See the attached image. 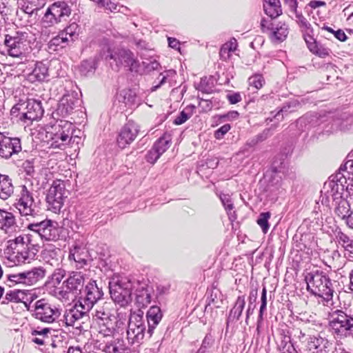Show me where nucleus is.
Masks as SVG:
<instances>
[{"label":"nucleus","instance_id":"obj_50","mask_svg":"<svg viewBox=\"0 0 353 353\" xmlns=\"http://www.w3.org/2000/svg\"><path fill=\"white\" fill-rule=\"evenodd\" d=\"M161 155L153 147L148 152L145 159L146 161L151 163L154 164Z\"/></svg>","mask_w":353,"mask_h":353},{"label":"nucleus","instance_id":"obj_19","mask_svg":"<svg viewBox=\"0 0 353 353\" xmlns=\"http://www.w3.org/2000/svg\"><path fill=\"white\" fill-rule=\"evenodd\" d=\"M138 134L137 126L132 123L125 124L117 137V144L121 148H125L132 143Z\"/></svg>","mask_w":353,"mask_h":353},{"label":"nucleus","instance_id":"obj_59","mask_svg":"<svg viewBox=\"0 0 353 353\" xmlns=\"http://www.w3.org/2000/svg\"><path fill=\"white\" fill-rule=\"evenodd\" d=\"M168 45L170 48H172L173 49H177V50L179 49L180 43L176 39L172 38V37H168Z\"/></svg>","mask_w":353,"mask_h":353},{"label":"nucleus","instance_id":"obj_14","mask_svg":"<svg viewBox=\"0 0 353 353\" xmlns=\"http://www.w3.org/2000/svg\"><path fill=\"white\" fill-rule=\"evenodd\" d=\"M85 296L80 301V307L85 310H90L94 303L103 295L101 288L97 284L96 281H90L85 286Z\"/></svg>","mask_w":353,"mask_h":353},{"label":"nucleus","instance_id":"obj_42","mask_svg":"<svg viewBox=\"0 0 353 353\" xmlns=\"http://www.w3.org/2000/svg\"><path fill=\"white\" fill-rule=\"evenodd\" d=\"M115 331L111 320L105 321L99 325V334L103 337L114 336Z\"/></svg>","mask_w":353,"mask_h":353},{"label":"nucleus","instance_id":"obj_51","mask_svg":"<svg viewBox=\"0 0 353 353\" xmlns=\"http://www.w3.org/2000/svg\"><path fill=\"white\" fill-rule=\"evenodd\" d=\"M8 280L14 283H21L25 285L24 272L17 274H10L8 276Z\"/></svg>","mask_w":353,"mask_h":353},{"label":"nucleus","instance_id":"obj_31","mask_svg":"<svg viewBox=\"0 0 353 353\" xmlns=\"http://www.w3.org/2000/svg\"><path fill=\"white\" fill-rule=\"evenodd\" d=\"M238 48V43L236 39L232 38L228 41L223 44L219 50L220 59L223 61H228L231 59L232 54Z\"/></svg>","mask_w":353,"mask_h":353},{"label":"nucleus","instance_id":"obj_29","mask_svg":"<svg viewBox=\"0 0 353 353\" xmlns=\"http://www.w3.org/2000/svg\"><path fill=\"white\" fill-rule=\"evenodd\" d=\"M46 271L41 267L33 268L30 270L24 272L25 285H32L45 276Z\"/></svg>","mask_w":353,"mask_h":353},{"label":"nucleus","instance_id":"obj_7","mask_svg":"<svg viewBox=\"0 0 353 353\" xmlns=\"http://www.w3.org/2000/svg\"><path fill=\"white\" fill-rule=\"evenodd\" d=\"M109 289L111 298L115 303L125 306L131 301L132 284L127 279H113L109 283Z\"/></svg>","mask_w":353,"mask_h":353},{"label":"nucleus","instance_id":"obj_20","mask_svg":"<svg viewBox=\"0 0 353 353\" xmlns=\"http://www.w3.org/2000/svg\"><path fill=\"white\" fill-rule=\"evenodd\" d=\"M88 311L81 308L80 303L79 305L75 304L73 307L65 311L63 323L67 327L72 326L78 329L80 327V323L78 321L85 316Z\"/></svg>","mask_w":353,"mask_h":353},{"label":"nucleus","instance_id":"obj_8","mask_svg":"<svg viewBox=\"0 0 353 353\" xmlns=\"http://www.w3.org/2000/svg\"><path fill=\"white\" fill-rule=\"evenodd\" d=\"M20 110V107L14 106L11 110V114L14 115L19 112L16 115L18 121L26 125L31 124L34 121L41 119L44 113L41 102L34 99H28L26 101L25 108L21 112H19Z\"/></svg>","mask_w":353,"mask_h":353},{"label":"nucleus","instance_id":"obj_57","mask_svg":"<svg viewBox=\"0 0 353 353\" xmlns=\"http://www.w3.org/2000/svg\"><path fill=\"white\" fill-rule=\"evenodd\" d=\"M340 170L346 171L349 175L353 176V160H347L343 165L341 166Z\"/></svg>","mask_w":353,"mask_h":353},{"label":"nucleus","instance_id":"obj_3","mask_svg":"<svg viewBox=\"0 0 353 353\" xmlns=\"http://www.w3.org/2000/svg\"><path fill=\"white\" fill-rule=\"evenodd\" d=\"M328 325L332 334L342 339L353 336V316L341 310H335L328 314Z\"/></svg>","mask_w":353,"mask_h":353},{"label":"nucleus","instance_id":"obj_58","mask_svg":"<svg viewBox=\"0 0 353 353\" xmlns=\"http://www.w3.org/2000/svg\"><path fill=\"white\" fill-rule=\"evenodd\" d=\"M239 114L237 111L232 110V111L228 112V113H226L225 114L220 115L219 118L221 119H223V120H225V119L234 120V119H236L239 117Z\"/></svg>","mask_w":353,"mask_h":353},{"label":"nucleus","instance_id":"obj_17","mask_svg":"<svg viewBox=\"0 0 353 353\" xmlns=\"http://www.w3.org/2000/svg\"><path fill=\"white\" fill-rule=\"evenodd\" d=\"M0 230L9 236H14L21 231L16 216L11 212L0 208Z\"/></svg>","mask_w":353,"mask_h":353},{"label":"nucleus","instance_id":"obj_30","mask_svg":"<svg viewBox=\"0 0 353 353\" xmlns=\"http://www.w3.org/2000/svg\"><path fill=\"white\" fill-rule=\"evenodd\" d=\"M74 108V97L70 95H63L59 102L57 112L61 116L66 117L72 112Z\"/></svg>","mask_w":353,"mask_h":353},{"label":"nucleus","instance_id":"obj_53","mask_svg":"<svg viewBox=\"0 0 353 353\" xmlns=\"http://www.w3.org/2000/svg\"><path fill=\"white\" fill-rule=\"evenodd\" d=\"M226 99L229 101L230 104H236L240 102L242 100L241 95L239 92H234L232 94H228L226 96Z\"/></svg>","mask_w":353,"mask_h":353},{"label":"nucleus","instance_id":"obj_39","mask_svg":"<svg viewBox=\"0 0 353 353\" xmlns=\"http://www.w3.org/2000/svg\"><path fill=\"white\" fill-rule=\"evenodd\" d=\"M24 11L26 13L32 14L34 12L42 8L46 3L47 0H23Z\"/></svg>","mask_w":353,"mask_h":353},{"label":"nucleus","instance_id":"obj_18","mask_svg":"<svg viewBox=\"0 0 353 353\" xmlns=\"http://www.w3.org/2000/svg\"><path fill=\"white\" fill-rule=\"evenodd\" d=\"M42 261L52 268H59L62 262L61 250L53 245H47L41 251Z\"/></svg>","mask_w":353,"mask_h":353},{"label":"nucleus","instance_id":"obj_60","mask_svg":"<svg viewBox=\"0 0 353 353\" xmlns=\"http://www.w3.org/2000/svg\"><path fill=\"white\" fill-rule=\"evenodd\" d=\"M334 34L335 37L341 41H345L347 38L345 33L341 30L335 31Z\"/></svg>","mask_w":353,"mask_h":353},{"label":"nucleus","instance_id":"obj_62","mask_svg":"<svg viewBox=\"0 0 353 353\" xmlns=\"http://www.w3.org/2000/svg\"><path fill=\"white\" fill-rule=\"evenodd\" d=\"M222 203L227 212H230L234 208V205L230 199H227L226 201L222 199Z\"/></svg>","mask_w":353,"mask_h":353},{"label":"nucleus","instance_id":"obj_10","mask_svg":"<svg viewBox=\"0 0 353 353\" xmlns=\"http://www.w3.org/2000/svg\"><path fill=\"white\" fill-rule=\"evenodd\" d=\"M67 193L65 181L60 179L54 180L46 196L49 208L54 212H59L63 205L65 199L68 196Z\"/></svg>","mask_w":353,"mask_h":353},{"label":"nucleus","instance_id":"obj_38","mask_svg":"<svg viewBox=\"0 0 353 353\" xmlns=\"http://www.w3.org/2000/svg\"><path fill=\"white\" fill-rule=\"evenodd\" d=\"M296 13V21L300 27L301 31L303 33V39L307 38L313 34L314 31L311 27L310 23L301 14Z\"/></svg>","mask_w":353,"mask_h":353},{"label":"nucleus","instance_id":"obj_33","mask_svg":"<svg viewBox=\"0 0 353 353\" xmlns=\"http://www.w3.org/2000/svg\"><path fill=\"white\" fill-rule=\"evenodd\" d=\"M12 180L8 175L0 174V199L6 200L13 193Z\"/></svg>","mask_w":353,"mask_h":353},{"label":"nucleus","instance_id":"obj_26","mask_svg":"<svg viewBox=\"0 0 353 353\" xmlns=\"http://www.w3.org/2000/svg\"><path fill=\"white\" fill-rule=\"evenodd\" d=\"M304 40L307 48L312 54L320 58H325L330 56V49L319 44L314 38L313 34L307 37V38H305Z\"/></svg>","mask_w":353,"mask_h":353},{"label":"nucleus","instance_id":"obj_41","mask_svg":"<svg viewBox=\"0 0 353 353\" xmlns=\"http://www.w3.org/2000/svg\"><path fill=\"white\" fill-rule=\"evenodd\" d=\"M277 345L281 353L292 352L294 348V345L291 342L290 337L285 335L281 336V341L278 343Z\"/></svg>","mask_w":353,"mask_h":353},{"label":"nucleus","instance_id":"obj_54","mask_svg":"<svg viewBox=\"0 0 353 353\" xmlns=\"http://www.w3.org/2000/svg\"><path fill=\"white\" fill-rule=\"evenodd\" d=\"M56 270L52 274V279L56 281L57 283H59L65 276V270L55 268Z\"/></svg>","mask_w":353,"mask_h":353},{"label":"nucleus","instance_id":"obj_34","mask_svg":"<svg viewBox=\"0 0 353 353\" xmlns=\"http://www.w3.org/2000/svg\"><path fill=\"white\" fill-rule=\"evenodd\" d=\"M70 27H68L63 32H61L59 35L52 38L48 43V48L50 50L56 51L57 47L61 46L62 43H66L68 41V34L70 37L72 36V33L69 32Z\"/></svg>","mask_w":353,"mask_h":353},{"label":"nucleus","instance_id":"obj_11","mask_svg":"<svg viewBox=\"0 0 353 353\" xmlns=\"http://www.w3.org/2000/svg\"><path fill=\"white\" fill-rule=\"evenodd\" d=\"M261 28L263 32L266 33L272 42L279 43L284 40L288 34V27L285 23H276L272 19H262Z\"/></svg>","mask_w":353,"mask_h":353},{"label":"nucleus","instance_id":"obj_2","mask_svg":"<svg viewBox=\"0 0 353 353\" xmlns=\"http://www.w3.org/2000/svg\"><path fill=\"white\" fill-rule=\"evenodd\" d=\"M5 258L10 265H21L29 262L30 250L25 237L19 235L13 239L8 240L3 251Z\"/></svg>","mask_w":353,"mask_h":353},{"label":"nucleus","instance_id":"obj_37","mask_svg":"<svg viewBox=\"0 0 353 353\" xmlns=\"http://www.w3.org/2000/svg\"><path fill=\"white\" fill-rule=\"evenodd\" d=\"M334 212L339 218L347 221L351 212L349 203L341 196L340 201L338 202L337 206L334 210Z\"/></svg>","mask_w":353,"mask_h":353},{"label":"nucleus","instance_id":"obj_47","mask_svg":"<svg viewBox=\"0 0 353 353\" xmlns=\"http://www.w3.org/2000/svg\"><path fill=\"white\" fill-rule=\"evenodd\" d=\"M245 305V301L244 297L239 296L232 310L234 314L236 316L237 319H239L241 316Z\"/></svg>","mask_w":353,"mask_h":353},{"label":"nucleus","instance_id":"obj_28","mask_svg":"<svg viewBox=\"0 0 353 353\" xmlns=\"http://www.w3.org/2000/svg\"><path fill=\"white\" fill-rule=\"evenodd\" d=\"M68 259L77 269L83 268L87 263L85 253L79 247H74L70 250Z\"/></svg>","mask_w":353,"mask_h":353},{"label":"nucleus","instance_id":"obj_23","mask_svg":"<svg viewBox=\"0 0 353 353\" xmlns=\"http://www.w3.org/2000/svg\"><path fill=\"white\" fill-rule=\"evenodd\" d=\"M163 317V313L159 306H151L146 313V319L148 325V333L151 336L154 329L161 322Z\"/></svg>","mask_w":353,"mask_h":353},{"label":"nucleus","instance_id":"obj_15","mask_svg":"<svg viewBox=\"0 0 353 353\" xmlns=\"http://www.w3.org/2000/svg\"><path fill=\"white\" fill-rule=\"evenodd\" d=\"M84 282L85 279L81 272H72L63 283L65 288L64 294L67 296L66 299H70V294L72 295L71 299L80 294L83 288Z\"/></svg>","mask_w":353,"mask_h":353},{"label":"nucleus","instance_id":"obj_63","mask_svg":"<svg viewBox=\"0 0 353 353\" xmlns=\"http://www.w3.org/2000/svg\"><path fill=\"white\" fill-rule=\"evenodd\" d=\"M325 5V3L323 1H312L310 3V7L312 8H319L320 6H323Z\"/></svg>","mask_w":353,"mask_h":353},{"label":"nucleus","instance_id":"obj_21","mask_svg":"<svg viewBox=\"0 0 353 353\" xmlns=\"http://www.w3.org/2000/svg\"><path fill=\"white\" fill-rule=\"evenodd\" d=\"M5 299L8 302L21 303L28 308V304L34 298L30 291L27 290H12L6 292Z\"/></svg>","mask_w":353,"mask_h":353},{"label":"nucleus","instance_id":"obj_43","mask_svg":"<svg viewBox=\"0 0 353 353\" xmlns=\"http://www.w3.org/2000/svg\"><path fill=\"white\" fill-rule=\"evenodd\" d=\"M123 61L130 67V70H132L134 68L139 67L138 61L134 59L133 54L129 50H123L120 54Z\"/></svg>","mask_w":353,"mask_h":353},{"label":"nucleus","instance_id":"obj_36","mask_svg":"<svg viewBox=\"0 0 353 353\" xmlns=\"http://www.w3.org/2000/svg\"><path fill=\"white\" fill-rule=\"evenodd\" d=\"M171 140L170 135L165 133L156 141L152 147L162 155L170 147L172 143Z\"/></svg>","mask_w":353,"mask_h":353},{"label":"nucleus","instance_id":"obj_24","mask_svg":"<svg viewBox=\"0 0 353 353\" xmlns=\"http://www.w3.org/2000/svg\"><path fill=\"white\" fill-rule=\"evenodd\" d=\"M52 329L46 327L31 326L30 333L31 341L38 345H44L46 340H48Z\"/></svg>","mask_w":353,"mask_h":353},{"label":"nucleus","instance_id":"obj_56","mask_svg":"<svg viewBox=\"0 0 353 353\" xmlns=\"http://www.w3.org/2000/svg\"><path fill=\"white\" fill-rule=\"evenodd\" d=\"M199 105L201 107L204 112H209L212 108V103L208 99H200Z\"/></svg>","mask_w":353,"mask_h":353},{"label":"nucleus","instance_id":"obj_27","mask_svg":"<svg viewBox=\"0 0 353 353\" xmlns=\"http://www.w3.org/2000/svg\"><path fill=\"white\" fill-rule=\"evenodd\" d=\"M48 77V68L42 62H37L35 67L28 76V79L31 83L42 82Z\"/></svg>","mask_w":353,"mask_h":353},{"label":"nucleus","instance_id":"obj_64","mask_svg":"<svg viewBox=\"0 0 353 353\" xmlns=\"http://www.w3.org/2000/svg\"><path fill=\"white\" fill-rule=\"evenodd\" d=\"M345 223L349 228L353 229V210L351 211L349 219H347Z\"/></svg>","mask_w":353,"mask_h":353},{"label":"nucleus","instance_id":"obj_5","mask_svg":"<svg viewBox=\"0 0 353 353\" xmlns=\"http://www.w3.org/2000/svg\"><path fill=\"white\" fill-rule=\"evenodd\" d=\"M72 124L70 122L62 121L54 128V131L50 133V146L53 148L64 150L72 141L77 142L81 139L78 136L72 137Z\"/></svg>","mask_w":353,"mask_h":353},{"label":"nucleus","instance_id":"obj_52","mask_svg":"<svg viewBox=\"0 0 353 353\" xmlns=\"http://www.w3.org/2000/svg\"><path fill=\"white\" fill-rule=\"evenodd\" d=\"M231 129V125L230 124H225L220 127L214 132V137L216 139H221L224 137L225 134H227L229 130Z\"/></svg>","mask_w":353,"mask_h":353},{"label":"nucleus","instance_id":"obj_45","mask_svg":"<svg viewBox=\"0 0 353 353\" xmlns=\"http://www.w3.org/2000/svg\"><path fill=\"white\" fill-rule=\"evenodd\" d=\"M20 193L18 195L17 202L16 204H21L23 203H28L30 201H34L32 193L28 190L26 186L21 185L20 187Z\"/></svg>","mask_w":353,"mask_h":353},{"label":"nucleus","instance_id":"obj_25","mask_svg":"<svg viewBox=\"0 0 353 353\" xmlns=\"http://www.w3.org/2000/svg\"><path fill=\"white\" fill-rule=\"evenodd\" d=\"M106 353H130L128 345L123 339L117 338L110 342H107L102 347Z\"/></svg>","mask_w":353,"mask_h":353},{"label":"nucleus","instance_id":"obj_32","mask_svg":"<svg viewBox=\"0 0 353 353\" xmlns=\"http://www.w3.org/2000/svg\"><path fill=\"white\" fill-rule=\"evenodd\" d=\"M263 9L267 15L271 19H275L282 14L281 3L279 0H265Z\"/></svg>","mask_w":353,"mask_h":353},{"label":"nucleus","instance_id":"obj_44","mask_svg":"<svg viewBox=\"0 0 353 353\" xmlns=\"http://www.w3.org/2000/svg\"><path fill=\"white\" fill-rule=\"evenodd\" d=\"M271 216L272 214L270 212H261L256 220V223L260 226L264 234H266L270 229L268 221Z\"/></svg>","mask_w":353,"mask_h":353},{"label":"nucleus","instance_id":"obj_4","mask_svg":"<svg viewBox=\"0 0 353 353\" xmlns=\"http://www.w3.org/2000/svg\"><path fill=\"white\" fill-rule=\"evenodd\" d=\"M31 33L17 31L14 34H6L4 45L9 56L22 57L31 50Z\"/></svg>","mask_w":353,"mask_h":353},{"label":"nucleus","instance_id":"obj_48","mask_svg":"<svg viewBox=\"0 0 353 353\" xmlns=\"http://www.w3.org/2000/svg\"><path fill=\"white\" fill-rule=\"evenodd\" d=\"M93 316L97 319L101 321H108L109 319L110 313L108 308L103 306H98L95 310V313Z\"/></svg>","mask_w":353,"mask_h":353},{"label":"nucleus","instance_id":"obj_49","mask_svg":"<svg viewBox=\"0 0 353 353\" xmlns=\"http://www.w3.org/2000/svg\"><path fill=\"white\" fill-rule=\"evenodd\" d=\"M105 10H108L110 12H119V8H124L123 6H119V3L115 2L112 0H106L104 6H102Z\"/></svg>","mask_w":353,"mask_h":353},{"label":"nucleus","instance_id":"obj_35","mask_svg":"<svg viewBox=\"0 0 353 353\" xmlns=\"http://www.w3.org/2000/svg\"><path fill=\"white\" fill-rule=\"evenodd\" d=\"M16 208L20 214L23 216H26L27 220H29L30 218H34L37 215L34 201L16 204Z\"/></svg>","mask_w":353,"mask_h":353},{"label":"nucleus","instance_id":"obj_22","mask_svg":"<svg viewBox=\"0 0 353 353\" xmlns=\"http://www.w3.org/2000/svg\"><path fill=\"white\" fill-rule=\"evenodd\" d=\"M331 345L327 339L319 335L310 336L307 341V347L312 353H327Z\"/></svg>","mask_w":353,"mask_h":353},{"label":"nucleus","instance_id":"obj_16","mask_svg":"<svg viewBox=\"0 0 353 353\" xmlns=\"http://www.w3.org/2000/svg\"><path fill=\"white\" fill-rule=\"evenodd\" d=\"M21 140L19 138H12L0 132V156L9 159L14 154L21 151Z\"/></svg>","mask_w":353,"mask_h":353},{"label":"nucleus","instance_id":"obj_55","mask_svg":"<svg viewBox=\"0 0 353 353\" xmlns=\"http://www.w3.org/2000/svg\"><path fill=\"white\" fill-rule=\"evenodd\" d=\"M337 239L339 243H341L344 248L345 245L350 244L352 241V239H350L347 234L341 232L338 233Z\"/></svg>","mask_w":353,"mask_h":353},{"label":"nucleus","instance_id":"obj_1","mask_svg":"<svg viewBox=\"0 0 353 353\" xmlns=\"http://www.w3.org/2000/svg\"><path fill=\"white\" fill-rule=\"evenodd\" d=\"M307 290L311 294L329 301L332 299L334 290L330 279L323 272H309L305 276Z\"/></svg>","mask_w":353,"mask_h":353},{"label":"nucleus","instance_id":"obj_6","mask_svg":"<svg viewBox=\"0 0 353 353\" xmlns=\"http://www.w3.org/2000/svg\"><path fill=\"white\" fill-rule=\"evenodd\" d=\"M71 8L65 1H57L50 5L44 14L42 23L46 27H52L66 21L71 14Z\"/></svg>","mask_w":353,"mask_h":353},{"label":"nucleus","instance_id":"obj_13","mask_svg":"<svg viewBox=\"0 0 353 353\" xmlns=\"http://www.w3.org/2000/svg\"><path fill=\"white\" fill-rule=\"evenodd\" d=\"M145 325L142 314L133 313L130 315L127 330L128 342L132 344L141 342L145 335Z\"/></svg>","mask_w":353,"mask_h":353},{"label":"nucleus","instance_id":"obj_46","mask_svg":"<svg viewBox=\"0 0 353 353\" xmlns=\"http://www.w3.org/2000/svg\"><path fill=\"white\" fill-rule=\"evenodd\" d=\"M248 83L250 86L259 90L265 85V80L261 74H256L249 78Z\"/></svg>","mask_w":353,"mask_h":353},{"label":"nucleus","instance_id":"obj_40","mask_svg":"<svg viewBox=\"0 0 353 353\" xmlns=\"http://www.w3.org/2000/svg\"><path fill=\"white\" fill-rule=\"evenodd\" d=\"M194 106H187L183 110L179 116H177L174 120V124L176 125H181L188 121L194 114Z\"/></svg>","mask_w":353,"mask_h":353},{"label":"nucleus","instance_id":"obj_9","mask_svg":"<svg viewBox=\"0 0 353 353\" xmlns=\"http://www.w3.org/2000/svg\"><path fill=\"white\" fill-rule=\"evenodd\" d=\"M60 315V309L45 299H41L34 303L33 316L43 323H52Z\"/></svg>","mask_w":353,"mask_h":353},{"label":"nucleus","instance_id":"obj_61","mask_svg":"<svg viewBox=\"0 0 353 353\" xmlns=\"http://www.w3.org/2000/svg\"><path fill=\"white\" fill-rule=\"evenodd\" d=\"M285 3L289 6L290 8V10L294 12H296L297 9V1L296 0H285Z\"/></svg>","mask_w":353,"mask_h":353},{"label":"nucleus","instance_id":"obj_12","mask_svg":"<svg viewBox=\"0 0 353 353\" xmlns=\"http://www.w3.org/2000/svg\"><path fill=\"white\" fill-rule=\"evenodd\" d=\"M27 228L37 232L41 239L46 241H57L59 238L58 223L50 219L29 223Z\"/></svg>","mask_w":353,"mask_h":353}]
</instances>
